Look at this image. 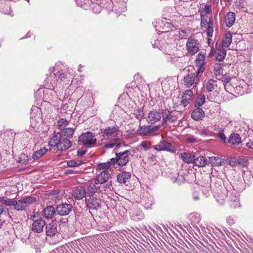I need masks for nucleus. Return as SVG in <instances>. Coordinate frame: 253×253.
I'll return each instance as SVG.
<instances>
[{"mask_svg":"<svg viewBox=\"0 0 253 253\" xmlns=\"http://www.w3.org/2000/svg\"><path fill=\"white\" fill-rule=\"evenodd\" d=\"M36 201V198L33 196H27L16 201L14 199L0 197V203L6 206H13L17 211H26L32 204Z\"/></svg>","mask_w":253,"mask_h":253,"instance_id":"1","label":"nucleus"},{"mask_svg":"<svg viewBox=\"0 0 253 253\" xmlns=\"http://www.w3.org/2000/svg\"><path fill=\"white\" fill-rule=\"evenodd\" d=\"M72 142L69 139L63 137L60 133L54 132L49 141L50 146H56L59 151H64L69 149L72 146Z\"/></svg>","mask_w":253,"mask_h":253,"instance_id":"2","label":"nucleus"},{"mask_svg":"<svg viewBox=\"0 0 253 253\" xmlns=\"http://www.w3.org/2000/svg\"><path fill=\"white\" fill-rule=\"evenodd\" d=\"M78 141L85 146L92 147L96 144V139L93 132L87 131L79 136Z\"/></svg>","mask_w":253,"mask_h":253,"instance_id":"3","label":"nucleus"},{"mask_svg":"<svg viewBox=\"0 0 253 253\" xmlns=\"http://www.w3.org/2000/svg\"><path fill=\"white\" fill-rule=\"evenodd\" d=\"M119 132L120 130L117 126L107 127L102 131L103 138L108 140H119Z\"/></svg>","mask_w":253,"mask_h":253,"instance_id":"4","label":"nucleus"},{"mask_svg":"<svg viewBox=\"0 0 253 253\" xmlns=\"http://www.w3.org/2000/svg\"><path fill=\"white\" fill-rule=\"evenodd\" d=\"M200 80L196 77L195 73H189L184 78V85L186 87L189 88L193 86V88L197 87Z\"/></svg>","mask_w":253,"mask_h":253,"instance_id":"5","label":"nucleus"},{"mask_svg":"<svg viewBox=\"0 0 253 253\" xmlns=\"http://www.w3.org/2000/svg\"><path fill=\"white\" fill-rule=\"evenodd\" d=\"M159 128V126H154L151 127L150 126H141L140 124L139 127L137 130V132L140 135L146 136L157 131Z\"/></svg>","mask_w":253,"mask_h":253,"instance_id":"6","label":"nucleus"},{"mask_svg":"<svg viewBox=\"0 0 253 253\" xmlns=\"http://www.w3.org/2000/svg\"><path fill=\"white\" fill-rule=\"evenodd\" d=\"M129 154V150L116 153L118 158V165L121 167L126 166L130 160Z\"/></svg>","mask_w":253,"mask_h":253,"instance_id":"7","label":"nucleus"},{"mask_svg":"<svg viewBox=\"0 0 253 253\" xmlns=\"http://www.w3.org/2000/svg\"><path fill=\"white\" fill-rule=\"evenodd\" d=\"M163 114L162 113V109L159 111L154 110L151 111L147 116V120L148 123L154 124L163 119Z\"/></svg>","mask_w":253,"mask_h":253,"instance_id":"8","label":"nucleus"},{"mask_svg":"<svg viewBox=\"0 0 253 253\" xmlns=\"http://www.w3.org/2000/svg\"><path fill=\"white\" fill-rule=\"evenodd\" d=\"M154 149L159 151H166L171 152H174L175 148L173 147L171 143L165 140L161 141L158 144L153 146Z\"/></svg>","mask_w":253,"mask_h":253,"instance_id":"9","label":"nucleus"},{"mask_svg":"<svg viewBox=\"0 0 253 253\" xmlns=\"http://www.w3.org/2000/svg\"><path fill=\"white\" fill-rule=\"evenodd\" d=\"M45 224V220L40 218L33 221L30 226V229L34 233H40L42 231Z\"/></svg>","mask_w":253,"mask_h":253,"instance_id":"10","label":"nucleus"},{"mask_svg":"<svg viewBox=\"0 0 253 253\" xmlns=\"http://www.w3.org/2000/svg\"><path fill=\"white\" fill-rule=\"evenodd\" d=\"M163 120L162 121V126H164L167 124L168 121L171 123H175L177 121V117L175 115L170 114L169 111L168 109H162Z\"/></svg>","mask_w":253,"mask_h":253,"instance_id":"11","label":"nucleus"},{"mask_svg":"<svg viewBox=\"0 0 253 253\" xmlns=\"http://www.w3.org/2000/svg\"><path fill=\"white\" fill-rule=\"evenodd\" d=\"M71 205L68 204H62L57 206L56 211L59 215L65 216L68 215L72 211Z\"/></svg>","mask_w":253,"mask_h":253,"instance_id":"12","label":"nucleus"},{"mask_svg":"<svg viewBox=\"0 0 253 253\" xmlns=\"http://www.w3.org/2000/svg\"><path fill=\"white\" fill-rule=\"evenodd\" d=\"M110 177V174L107 170H103L97 175L95 180V184H102L107 182Z\"/></svg>","mask_w":253,"mask_h":253,"instance_id":"13","label":"nucleus"},{"mask_svg":"<svg viewBox=\"0 0 253 253\" xmlns=\"http://www.w3.org/2000/svg\"><path fill=\"white\" fill-rule=\"evenodd\" d=\"M186 47L189 53L193 55L199 50L198 44L195 39H189L186 43Z\"/></svg>","mask_w":253,"mask_h":253,"instance_id":"14","label":"nucleus"},{"mask_svg":"<svg viewBox=\"0 0 253 253\" xmlns=\"http://www.w3.org/2000/svg\"><path fill=\"white\" fill-rule=\"evenodd\" d=\"M86 204L87 207L91 210H96L100 207L99 200L93 197L85 198Z\"/></svg>","mask_w":253,"mask_h":253,"instance_id":"15","label":"nucleus"},{"mask_svg":"<svg viewBox=\"0 0 253 253\" xmlns=\"http://www.w3.org/2000/svg\"><path fill=\"white\" fill-rule=\"evenodd\" d=\"M86 191L83 187H76L73 191L72 196L75 200L83 199L85 195Z\"/></svg>","mask_w":253,"mask_h":253,"instance_id":"16","label":"nucleus"},{"mask_svg":"<svg viewBox=\"0 0 253 253\" xmlns=\"http://www.w3.org/2000/svg\"><path fill=\"white\" fill-rule=\"evenodd\" d=\"M140 203L145 209H149L153 204V198L149 194H146L142 197Z\"/></svg>","mask_w":253,"mask_h":253,"instance_id":"17","label":"nucleus"},{"mask_svg":"<svg viewBox=\"0 0 253 253\" xmlns=\"http://www.w3.org/2000/svg\"><path fill=\"white\" fill-rule=\"evenodd\" d=\"M46 234L47 236L53 237L57 232V225L56 223L52 222L45 226Z\"/></svg>","mask_w":253,"mask_h":253,"instance_id":"18","label":"nucleus"},{"mask_svg":"<svg viewBox=\"0 0 253 253\" xmlns=\"http://www.w3.org/2000/svg\"><path fill=\"white\" fill-rule=\"evenodd\" d=\"M131 174L129 172L123 171L117 175V181L121 184H126L129 182Z\"/></svg>","mask_w":253,"mask_h":253,"instance_id":"19","label":"nucleus"},{"mask_svg":"<svg viewBox=\"0 0 253 253\" xmlns=\"http://www.w3.org/2000/svg\"><path fill=\"white\" fill-rule=\"evenodd\" d=\"M56 211L52 206H48L43 211V216L46 219H51L53 217Z\"/></svg>","mask_w":253,"mask_h":253,"instance_id":"20","label":"nucleus"},{"mask_svg":"<svg viewBox=\"0 0 253 253\" xmlns=\"http://www.w3.org/2000/svg\"><path fill=\"white\" fill-rule=\"evenodd\" d=\"M204 111L199 107L194 110L191 114L192 118L197 121L201 120L205 116Z\"/></svg>","mask_w":253,"mask_h":253,"instance_id":"21","label":"nucleus"},{"mask_svg":"<svg viewBox=\"0 0 253 253\" xmlns=\"http://www.w3.org/2000/svg\"><path fill=\"white\" fill-rule=\"evenodd\" d=\"M72 78V76L69 73H60L58 76V81L62 83L63 84L68 85Z\"/></svg>","mask_w":253,"mask_h":253,"instance_id":"22","label":"nucleus"},{"mask_svg":"<svg viewBox=\"0 0 253 253\" xmlns=\"http://www.w3.org/2000/svg\"><path fill=\"white\" fill-rule=\"evenodd\" d=\"M213 131L214 135L215 136L220 138L223 142L226 141V137L223 133L224 129L222 128H221L218 126H214Z\"/></svg>","mask_w":253,"mask_h":253,"instance_id":"23","label":"nucleus"},{"mask_svg":"<svg viewBox=\"0 0 253 253\" xmlns=\"http://www.w3.org/2000/svg\"><path fill=\"white\" fill-rule=\"evenodd\" d=\"M194 165L198 167H204L208 164V161L206 157L204 156H199L196 158H194L193 162Z\"/></svg>","mask_w":253,"mask_h":253,"instance_id":"24","label":"nucleus"},{"mask_svg":"<svg viewBox=\"0 0 253 253\" xmlns=\"http://www.w3.org/2000/svg\"><path fill=\"white\" fill-rule=\"evenodd\" d=\"M235 21V14L233 12H228L225 18L226 25L228 27H231Z\"/></svg>","mask_w":253,"mask_h":253,"instance_id":"25","label":"nucleus"},{"mask_svg":"<svg viewBox=\"0 0 253 253\" xmlns=\"http://www.w3.org/2000/svg\"><path fill=\"white\" fill-rule=\"evenodd\" d=\"M228 142L233 145H238L241 142V138L238 134L232 133L231 134Z\"/></svg>","mask_w":253,"mask_h":253,"instance_id":"26","label":"nucleus"},{"mask_svg":"<svg viewBox=\"0 0 253 253\" xmlns=\"http://www.w3.org/2000/svg\"><path fill=\"white\" fill-rule=\"evenodd\" d=\"M210 163L212 166L219 167L221 166L223 162V159L219 158L218 156H214L209 158Z\"/></svg>","mask_w":253,"mask_h":253,"instance_id":"27","label":"nucleus"},{"mask_svg":"<svg viewBox=\"0 0 253 253\" xmlns=\"http://www.w3.org/2000/svg\"><path fill=\"white\" fill-rule=\"evenodd\" d=\"M180 157L184 163L191 164L193 163L195 156L188 153H182Z\"/></svg>","mask_w":253,"mask_h":253,"instance_id":"28","label":"nucleus"},{"mask_svg":"<svg viewBox=\"0 0 253 253\" xmlns=\"http://www.w3.org/2000/svg\"><path fill=\"white\" fill-rule=\"evenodd\" d=\"M131 217L134 220H141L143 218V214L139 210L134 209L130 212Z\"/></svg>","mask_w":253,"mask_h":253,"instance_id":"29","label":"nucleus"},{"mask_svg":"<svg viewBox=\"0 0 253 253\" xmlns=\"http://www.w3.org/2000/svg\"><path fill=\"white\" fill-rule=\"evenodd\" d=\"M232 42V35L230 33L225 34L222 40V45L223 47H228Z\"/></svg>","mask_w":253,"mask_h":253,"instance_id":"30","label":"nucleus"},{"mask_svg":"<svg viewBox=\"0 0 253 253\" xmlns=\"http://www.w3.org/2000/svg\"><path fill=\"white\" fill-rule=\"evenodd\" d=\"M203 30L204 32H206L209 37H211L212 36L213 32V23L211 18H210V22H209L208 25Z\"/></svg>","mask_w":253,"mask_h":253,"instance_id":"31","label":"nucleus"},{"mask_svg":"<svg viewBox=\"0 0 253 253\" xmlns=\"http://www.w3.org/2000/svg\"><path fill=\"white\" fill-rule=\"evenodd\" d=\"M217 86V81L212 79L209 80L206 84V88L208 92L214 90Z\"/></svg>","mask_w":253,"mask_h":253,"instance_id":"32","label":"nucleus"},{"mask_svg":"<svg viewBox=\"0 0 253 253\" xmlns=\"http://www.w3.org/2000/svg\"><path fill=\"white\" fill-rule=\"evenodd\" d=\"M47 150L45 148H41L40 150H38L35 151L32 155V158L34 160H37L42 156L44 154L46 153Z\"/></svg>","mask_w":253,"mask_h":253,"instance_id":"33","label":"nucleus"},{"mask_svg":"<svg viewBox=\"0 0 253 253\" xmlns=\"http://www.w3.org/2000/svg\"><path fill=\"white\" fill-rule=\"evenodd\" d=\"M97 187L94 184L90 183L87 188V197H93V195L97 191Z\"/></svg>","mask_w":253,"mask_h":253,"instance_id":"34","label":"nucleus"},{"mask_svg":"<svg viewBox=\"0 0 253 253\" xmlns=\"http://www.w3.org/2000/svg\"><path fill=\"white\" fill-rule=\"evenodd\" d=\"M241 161L243 162L242 164L243 165H247V161L245 159H240L237 161V160L234 158H230L228 159V164L231 167H235L238 165V164H240L241 163Z\"/></svg>","mask_w":253,"mask_h":253,"instance_id":"35","label":"nucleus"},{"mask_svg":"<svg viewBox=\"0 0 253 253\" xmlns=\"http://www.w3.org/2000/svg\"><path fill=\"white\" fill-rule=\"evenodd\" d=\"M205 102V96L203 94L200 93L198 95L195 102V107H200L202 106Z\"/></svg>","mask_w":253,"mask_h":253,"instance_id":"36","label":"nucleus"},{"mask_svg":"<svg viewBox=\"0 0 253 253\" xmlns=\"http://www.w3.org/2000/svg\"><path fill=\"white\" fill-rule=\"evenodd\" d=\"M210 18H211L209 17L208 18V16L206 14H201V27L203 30L208 25L209 22H210Z\"/></svg>","mask_w":253,"mask_h":253,"instance_id":"37","label":"nucleus"},{"mask_svg":"<svg viewBox=\"0 0 253 253\" xmlns=\"http://www.w3.org/2000/svg\"><path fill=\"white\" fill-rule=\"evenodd\" d=\"M230 206L232 208H238L240 206L239 199L236 196H233L229 202Z\"/></svg>","mask_w":253,"mask_h":253,"instance_id":"38","label":"nucleus"},{"mask_svg":"<svg viewBox=\"0 0 253 253\" xmlns=\"http://www.w3.org/2000/svg\"><path fill=\"white\" fill-rule=\"evenodd\" d=\"M112 142L106 143L104 145V147L106 149L112 148L114 146H117L118 148L122 146V143L119 142V140H112Z\"/></svg>","mask_w":253,"mask_h":253,"instance_id":"39","label":"nucleus"},{"mask_svg":"<svg viewBox=\"0 0 253 253\" xmlns=\"http://www.w3.org/2000/svg\"><path fill=\"white\" fill-rule=\"evenodd\" d=\"M41 120L40 114L39 113L37 114L36 116H34V113L33 112V110H32V112H31V125H36L37 122H39Z\"/></svg>","mask_w":253,"mask_h":253,"instance_id":"40","label":"nucleus"},{"mask_svg":"<svg viewBox=\"0 0 253 253\" xmlns=\"http://www.w3.org/2000/svg\"><path fill=\"white\" fill-rule=\"evenodd\" d=\"M18 162L19 163L22 164H27L29 162V157L26 154L22 153L20 155L19 157L18 158Z\"/></svg>","mask_w":253,"mask_h":253,"instance_id":"41","label":"nucleus"},{"mask_svg":"<svg viewBox=\"0 0 253 253\" xmlns=\"http://www.w3.org/2000/svg\"><path fill=\"white\" fill-rule=\"evenodd\" d=\"M226 55V51L225 49H221L217 53L216 59L218 61H222Z\"/></svg>","mask_w":253,"mask_h":253,"instance_id":"42","label":"nucleus"},{"mask_svg":"<svg viewBox=\"0 0 253 253\" xmlns=\"http://www.w3.org/2000/svg\"><path fill=\"white\" fill-rule=\"evenodd\" d=\"M74 128H67L64 129V136H66L65 138L70 139L72 137L74 132Z\"/></svg>","mask_w":253,"mask_h":253,"instance_id":"43","label":"nucleus"},{"mask_svg":"<svg viewBox=\"0 0 253 253\" xmlns=\"http://www.w3.org/2000/svg\"><path fill=\"white\" fill-rule=\"evenodd\" d=\"M205 55L201 53H199L198 57L196 60V66L203 65L204 63Z\"/></svg>","mask_w":253,"mask_h":253,"instance_id":"44","label":"nucleus"},{"mask_svg":"<svg viewBox=\"0 0 253 253\" xmlns=\"http://www.w3.org/2000/svg\"><path fill=\"white\" fill-rule=\"evenodd\" d=\"M134 115H135V118L139 120V123H140V121L141 119L144 117V115L143 110L141 109H138L135 111Z\"/></svg>","mask_w":253,"mask_h":253,"instance_id":"45","label":"nucleus"},{"mask_svg":"<svg viewBox=\"0 0 253 253\" xmlns=\"http://www.w3.org/2000/svg\"><path fill=\"white\" fill-rule=\"evenodd\" d=\"M193 95V92L191 89H187L186 90L183 94L182 96L183 97L188 98L189 99H191V97Z\"/></svg>","mask_w":253,"mask_h":253,"instance_id":"46","label":"nucleus"},{"mask_svg":"<svg viewBox=\"0 0 253 253\" xmlns=\"http://www.w3.org/2000/svg\"><path fill=\"white\" fill-rule=\"evenodd\" d=\"M110 165H109V163L107 162L105 163H102L98 165L97 167V169L99 170H107V169H108L110 167Z\"/></svg>","mask_w":253,"mask_h":253,"instance_id":"47","label":"nucleus"},{"mask_svg":"<svg viewBox=\"0 0 253 253\" xmlns=\"http://www.w3.org/2000/svg\"><path fill=\"white\" fill-rule=\"evenodd\" d=\"M83 163L82 161H69L67 162V165L69 167H75L79 166L82 165Z\"/></svg>","mask_w":253,"mask_h":253,"instance_id":"48","label":"nucleus"},{"mask_svg":"<svg viewBox=\"0 0 253 253\" xmlns=\"http://www.w3.org/2000/svg\"><path fill=\"white\" fill-rule=\"evenodd\" d=\"M198 67V70L196 72L195 76L196 77L199 79V77L202 75L204 68L203 67V65L201 66H197Z\"/></svg>","mask_w":253,"mask_h":253,"instance_id":"49","label":"nucleus"},{"mask_svg":"<svg viewBox=\"0 0 253 253\" xmlns=\"http://www.w3.org/2000/svg\"><path fill=\"white\" fill-rule=\"evenodd\" d=\"M68 122L65 119H61L58 122V125L61 127L62 126H66Z\"/></svg>","mask_w":253,"mask_h":253,"instance_id":"50","label":"nucleus"},{"mask_svg":"<svg viewBox=\"0 0 253 253\" xmlns=\"http://www.w3.org/2000/svg\"><path fill=\"white\" fill-rule=\"evenodd\" d=\"M191 99H189L188 98H186L182 96V100L181 101L180 104L183 106L185 107L188 104H189Z\"/></svg>","mask_w":253,"mask_h":253,"instance_id":"51","label":"nucleus"},{"mask_svg":"<svg viewBox=\"0 0 253 253\" xmlns=\"http://www.w3.org/2000/svg\"><path fill=\"white\" fill-rule=\"evenodd\" d=\"M227 190L224 188L223 189H222L221 191V194L219 196V197H220V200H224L226 197H227Z\"/></svg>","mask_w":253,"mask_h":253,"instance_id":"52","label":"nucleus"},{"mask_svg":"<svg viewBox=\"0 0 253 253\" xmlns=\"http://www.w3.org/2000/svg\"><path fill=\"white\" fill-rule=\"evenodd\" d=\"M110 166H114L116 164L118 165V158L117 156L115 158H112L110 161H108Z\"/></svg>","mask_w":253,"mask_h":253,"instance_id":"53","label":"nucleus"},{"mask_svg":"<svg viewBox=\"0 0 253 253\" xmlns=\"http://www.w3.org/2000/svg\"><path fill=\"white\" fill-rule=\"evenodd\" d=\"M204 11L206 14H211V8L210 5L206 4L204 8Z\"/></svg>","mask_w":253,"mask_h":253,"instance_id":"54","label":"nucleus"},{"mask_svg":"<svg viewBox=\"0 0 253 253\" xmlns=\"http://www.w3.org/2000/svg\"><path fill=\"white\" fill-rule=\"evenodd\" d=\"M187 37L186 32L183 30L179 32V37L180 39H185Z\"/></svg>","mask_w":253,"mask_h":253,"instance_id":"55","label":"nucleus"},{"mask_svg":"<svg viewBox=\"0 0 253 253\" xmlns=\"http://www.w3.org/2000/svg\"><path fill=\"white\" fill-rule=\"evenodd\" d=\"M55 84H56V83L55 81H54L53 83H50V84L47 85V87L50 89H54Z\"/></svg>","mask_w":253,"mask_h":253,"instance_id":"56","label":"nucleus"},{"mask_svg":"<svg viewBox=\"0 0 253 253\" xmlns=\"http://www.w3.org/2000/svg\"><path fill=\"white\" fill-rule=\"evenodd\" d=\"M187 140L189 142H194L196 139L194 136H189L187 138Z\"/></svg>","mask_w":253,"mask_h":253,"instance_id":"57","label":"nucleus"},{"mask_svg":"<svg viewBox=\"0 0 253 253\" xmlns=\"http://www.w3.org/2000/svg\"><path fill=\"white\" fill-rule=\"evenodd\" d=\"M246 146L249 148L253 149V140L247 142L246 143Z\"/></svg>","mask_w":253,"mask_h":253,"instance_id":"58","label":"nucleus"},{"mask_svg":"<svg viewBox=\"0 0 253 253\" xmlns=\"http://www.w3.org/2000/svg\"><path fill=\"white\" fill-rule=\"evenodd\" d=\"M85 151L82 149H80L78 150L77 153L79 156H83L85 153Z\"/></svg>","mask_w":253,"mask_h":253,"instance_id":"59","label":"nucleus"},{"mask_svg":"<svg viewBox=\"0 0 253 253\" xmlns=\"http://www.w3.org/2000/svg\"><path fill=\"white\" fill-rule=\"evenodd\" d=\"M141 146L146 149L148 148V143L146 141L142 142L141 143Z\"/></svg>","mask_w":253,"mask_h":253,"instance_id":"60","label":"nucleus"},{"mask_svg":"<svg viewBox=\"0 0 253 253\" xmlns=\"http://www.w3.org/2000/svg\"><path fill=\"white\" fill-rule=\"evenodd\" d=\"M4 211V209L3 206L0 205V215Z\"/></svg>","mask_w":253,"mask_h":253,"instance_id":"61","label":"nucleus"},{"mask_svg":"<svg viewBox=\"0 0 253 253\" xmlns=\"http://www.w3.org/2000/svg\"><path fill=\"white\" fill-rule=\"evenodd\" d=\"M4 222V220H2V219H0V229L2 228Z\"/></svg>","mask_w":253,"mask_h":253,"instance_id":"62","label":"nucleus"},{"mask_svg":"<svg viewBox=\"0 0 253 253\" xmlns=\"http://www.w3.org/2000/svg\"><path fill=\"white\" fill-rule=\"evenodd\" d=\"M83 67V66L81 65H80L79 66V68H78V71L79 72H81V69H82V68Z\"/></svg>","mask_w":253,"mask_h":253,"instance_id":"63","label":"nucleus"},{"mask_svg":"<svg viewBox=\"0 0 253 253\" xmlns=\"http://www.w3.org/2000/svg\"><path fill=\"white\" fill-rule=\"evenodd\" d=\"M194 199L196 200H198L199 199V197L198 196H194Z\"/></svg>","mask_w":253,"mask_h":253,"instance_id":"64","label":"nucleus"}]
</instances>
